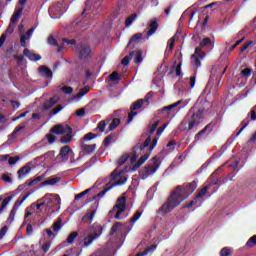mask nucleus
Masks as SVG:
<instances>
[{
	"label": "nucleus",
	"mask_w": 256,
	"mask_h": 256,
	"mask_svg": "<svg viewBox=\"0 0 256 256\" xmlns=\"http://www.w3.org/2000/svg\"><path fill=\"white\" fill-rule=\"evenodd\" d=\"M195 189H197V180H193L190 183H184L182 186H177L166 200V203L158 209L157 214L163 217L164 215H167V213H171L175 207L181 205L182 201H185L187 197L193 195Z\"/></svg>",
	"instance_id": "f257e3e1"
},
{
	"label": "nucleus",
	"mask_w": 256,
	"mask_h": 256,
	"mask_svg": "<svg viewBox=\"0 0 256 256\" xmlns=\"http://www.w3.org/2000/svg\"><path fill=\"white\" fill-rule=\"evenodd\" d=\"M205 119V109L199 108L192 115H186L180 123L181 131H192L195 127H199L201 122Z\"/></svg>",
	"instance_id": "f03ea898"
},
{
	"label": "nucleus",
	"mask_w": 256,
	"mask_h": 256,
	"mask_svg": "<svg viewBox=\"0 0 256 256\" xmlns=\"http://www.w3.org/2000/svg\"><path fill=\"white\" fill-rule=\"evenodd\" d=\"M50 133H55V135H64L60 140L62 145H67L73 141V128L67 124H57L53 126V128L50 129Z\"/></svg>",
	"instance_id": "7ed1b4c3"
},
{
	"label": "nucleus",
	"mask_w": 256,
	"mask_h": 256,
	"mask_svg": "<svg viewBox=\"0 0 256 256\" xmlns=\"http://www.w3.org/2000/svg\"><path fill=\"white\" fill-rule=\"evenodd\" d=\"M121 173L123 172H118L117 169H115L111 174H110V181L106 184V188L102 190L100 193H98L97 197L101 198L107 191H110V189H113V187H119L121 185H125L127 182V178L121 176Z\"/></svg>",
	"instance_id": "20e7f679"
},
{
	"label": "nucleus",
	"mask_w": 256,
	"mask_h": 256,
	"mask_svg": "<svg viewBox=\"0 0 256 256\" xmlns=\"http://www.w3.org/2000/svg\"><path fill=\"white\" fill-rule=\"evenodd\" d=\"M76 53L78 55L79 61H84V63H90L93 59L94 51L91 46L87 44H78L76 46Z\"/></svg>",
	"instance_id": "39448f33"
},
{
	"label": "nucleus",
	"mask_w": 256,
	"mask_h": 256,
	"mask_svg": "<svg viewBox=\"0 0 256 256\" xmlns=\"http://www.w3.org/2000/svg\"><path fill=\"white\" fill-rule=\"evenodd\" d=\"M44 199L45 207L53 211L57 205H61V197L59 194H49L47 193L42 197Z\"/></svg>",
	"instance_id": "423d86ee"
},
{
	"label": "nucleus",
	"mask_w": 256,
	"mask_h": 256,
	"mask_svg": "<svg viewBox=\"0 0 256 256\" xmlns=\"http://www.w3.org/2000/svg\"><path fill=\"white\" fill-rule=\"evenodd\" d=\"M149 141H150V139L148 138L147 140L144 141L143 144L139 143L136 146H134L131 163H135V161H137V159H139V155H141V153H143V151H145V149H147V147H149Z\"/></svg>",
	"instance_id": "0eeeda50"
},
{
	"label": "nucleus",
	"mask_w": 256,
	"mask_h": 256,
	"mask_svg": "<svg viewBox=\"0 0 256 256\" xmlns=\"http://www.w3.org/2000/svg\"><path fill=\"white\" fill-rule=\"evenodd\" d=\"M127 198L125 196H121L120 198L117 199L116 205L113 206L112 210L109 211V216L113 217L115 215V211L117 209H123L126 211L127 209Z\"/></svg>",
	"instance_id": "6e6552de"
},
{
	"label": "nucleus",
	"mask_w": 256,
	"mask_h": 256,
	"mask_svg": "<svg viewBox=\"0 0 256 256\" xmlns=\"http://www.w3.org/2000/svg\"><path fill=\"white\" fill-rule=\"evenodd\" d=\"M96 213H97V206H91L90 211L87 212L82 217V223H86L87 225H91V223H93V219H94Z\"/></svg>",
	"instance_id": "1a4fd4ad"
},
{
	"label": "nucleus",
	"mask_w": 256,
	"mask_h": 256,
	"mask_svg": "<svg viewBox=\"0 0 256 256\" xmlns=\"http://www.w3.org/2000/svg\"><path fill=\"white\" fill-rule=\"evenodd\" d=\"M205 57V52L201 51V47H196L192 55L195 67H201V60Z\"/></svg>",
	"instance_id": "9d476101"
},
{
	"label": "nucleus",
	"mask_w": 256,
	"mask_h": 256,
	"mask_svg": "<svg viewBox=\"0 0 256 256\" xmlns=\"http://www.w3.org/2000/svg\"><path fill=\"white\" fill-rule=\"evenodd\" d=\"M73 153V149H71V146L66 145L60 149L59 156L62 159V163H67L69 161V155Z\"/></svg>",
	"instance_id": "9b49d317"
},
{
	"label": "nucleus",
	"mask_w": 256,
	"mask_h": 256,
	"mask_svg": "<svg viewBox=\"0 0 256 256\" xmlns=\"http://www.w3.org/2000/svg\"><path fill=\"white\" fill-rule=\"evenodd\" d=\"M181 105V100L175 102L172 105L163 107L160 111L161 113H166L167 117H174L175 116V107Z\"/></svg>",
	"instance_id": "f8f14e48"
},
{
	"label": "nucleus",
	"mask_w": 256,
	"mask_h": 256,
	"mask_svg": "<svg viewBox=\"0 0 256 256\" xmlns=\"http://www.w3.org/2000/svg\"><path fill=\"white\" fill-rule=\"evenodd\" d=\"M31 169H33L31 167V163H27L25 166L20 168L17 171L18 179H25L26 177H28L29 173H31Z\"/></svg>",
	"instance_id": "ddd939ff"
},
{
	"label": "nucleus",
	"mask_w": 256,
	"mask_h": 256,
	"mask_svg": "<svg viewBox=\"0 0 256 256\" xmlns=\"http://www.w3.org/2000/svg\"><path fill=\"white\" fill-rule=\"evenodd\" d=\"M154 165H149L145 167V175L148 177V175H153L157 172V169H159V158L154 157L153 158Z\"/></svg>",
	"instance_id": "4468645a"
},
{
	"label": "nucleus",
	"mask_w": 256,
	"mask_h": 256,
	"mask_svg": "<svg viewBox=\"0 0 256 256\" xmlns=\"http://www.w3.org/2000/svg\"><path fill=\"white\" fill-rule=\"evenodd\" d=\"M33 33H35V28H30L24 35L20 37L21 47H27V40L29 41L31 37H33Z\"/></svg>",
	"instance_id": "2eb2a0df"
},
{
	"label": "nucleus",
	"mask_w": 256,
	"mask_h": 256,
	"mask_svg": "<svg viewBox=\"0 0 256 256\" xmlns=\"http://www.w3.org/2000/svg\"><path fill=\"white\" fill-rule=\"evenodd\" d=\"M90 230L92 232V235L96 239H98V237H101V235L103 234V226H101V224L98 223H94L93 225H91Z\"/></svg>",
	"instance_id": "dca6fc26"
},
{
	"label": "nucleus",
	"mask_w": 256,
	"mask_h": 256,
	"mask_svg": "<svg viewBox=\"0 0 256 256\" xmlns=\"http://www.w3.org/2000/svg\"><path fill=\"white\" fill-rule=\"evenodd\" d=\"M23 54L29 59V61H41V55L31 52L27 48L23 50Z\"/></svg>",
	"instance_id": "f3484780"
},
{
	"label": "nucleus",
	"mask_w": 256,
	"mask_h": 256,
	"mask_svg": "<svg viewBox=\"0 0 256 256\" xmlns=\"http://www.w3.org/2000/svg\"><path fill=\"white\" fill-rule=\"evenodd\" d=\"M211 125H212V123H209L195 135L196 141H200V139H203V137H205V133H207V131H208V133H211V131H213V128L211 127Z\"/></svg>",
	"instance_id": "a211bd4d"
},
{
	"label": "nucleus",
	"mask_w": 256,
	"mask_h": 256,
	"mask_svg": "<svg viewBox=\"0 0 256 256\" xmlns=\"http://www.w3.org/2000/svg\"><path fill=\"white\" fill-rule=\"evenodd\" d=\"M181 65H183L181 62L178 64L177 62H174V64L170 67L169 75L176 73V77H181V75H183V72H181Z\"/></svg>",
	"instance_id": "6ab92c4d"
},
{
	"label": "nucleus",
	"mask_w": 256,
	"mask_h": 256,
	"mask_svg": "<svg viewBox=\"0 0 256 256\" xmlns=\"http://www.w3.org/2000/svg\"><path fill=\"white\" fill-rule=\"evenodd\" d=\"M25 127H27V122H24L20 126L16 127L15 130L8 136V141H13L14 139H16L17 134L23 131Z\"/></svg>",
	"instance_id": "aec40b11"
},
{
	"label": "nucleus",
	"mask_w": 256,
	"mask_h": 256,
	"mask_svg": "<svg viewBox=\"0 0 256 256\" xmlns=\"http://www.w3.org/2000/svg\"><path fill=\"white\" fill-rule=\"evenodd\" d=\"M40 75L42 77H45L46 79H52L53 78V71L49 69L47 66H41L39 68Z\"/></svg>",
	"instance_id": "412c9836"
},
{
	"label": "nucleus",
	"mask_w": 256,
	"mask_h": 256,
	"mask_svg": "<svg viewBox=\"0 0 256 256\" xmlns=\"http://www.w3.org/2000/svg\"><path fill=\"white\" fill-rule=\"evenodd\" d=\"M38 159H44V161H46V163H50V161H53L55 159V151L50 150V151L46 152L44 155L37 157L36 161Z\"/></svg>",
	"instance_id": "4be33fe9"
},
{
	"label": "nucleus",
	"mask_w": 256,
	"mask_h": 256,
	"mask_svg": "<svg viewBox=\"0 0 256 256\" xmlns=\"http://www.w3.org/2000/svg\"><path fill=\"white\" fill-rule=\"evenodd\" d=\"M157 127H159V120L155 121L153 124L148 126V130H147L148 137L146 138V141L150 139L149 145L151 144V135H153V133L157 131Z\"/></svg>",
	"instance_id": "5701e85b"
},
{
	"label": "nucleus",
	"mask_w": 256,
	"mask_h": 256,
	"mask_svg": "<svg viewBox=\"0 0 256 256\" xmlns=\"http://www.w3.org/2000/svg\"><path fill=\"white\" fill-rule=\"evenodd\" d=\"M148 27L149 30L147 32V37H151V35H153L155 31L159 29V23L157 22V20H151Z\"/></svg>",
	"instance_id": "b1692460"
},
{
	"label": "nucleus",
	"mask_w": 256,
	"mask_h": 256,
	"mask_svg": "<svg viewBox=\"0 0 256 256\" xmlns=\"http://www.w3.org/2000/svg\"><path fill=\"white\" fill-rule=\"evenodd\" d=\"M57 96H54L52 98H50L49 100H47L46 102H44L43 104V109L44 111H49V109H51L53 106L57 105Z\"/></svg>",
	"instance_id": "393cba45"
},
{
	"label": "nucleus",
	"mask_w": 256,
	"mask_h": 256,
	"mask_svg": "<svg viewBox=\"0 0 256 256\" xmlns=\"http://www.w3.org/2000/svg\"><path fill=\"white\" fill-rule=\"evenodd\" d=\"M130 53H133L134 63H136V65L143 63V51L135 50Z\"/></svg>",
	"instance_id": "a878e982"
},
{
	"label": "nucleus",
	"mask_w": 256,
	"mask_h": 256,
	"mask_svg": "<svg viewBox=\"0 0 256 256\" xmlns=\"http://www.w3.org/2000/svg\"><path fill=\"white\" fill-rule=\"evenodd\" d=\"M81 143V147L84 153H87L88 155H91V153H93V151H95V148L97 147L96 144H84V141H82Z\"/></svg>",
	"instance_id": "bb28decb"
},
{
	"label": "nucleus",
	"mask_w": 256,
	"mask_h": 256,
	"mask_svg": "<svg viewBox=\"0 0 256 256\" xmlns=\"http://www.w3.org/2000/svg\"><path fill=\"white\" fill-rule=\"evenodd\" d=\"M209 189H211V187L209 185H206L202 189H200L198 191V193L194 196V201H198V199L205 197V195H207V191H209Z\"/></svg>",
	"instance_id": "cd10ccee"
},
{
	"label": "nucleus",
	"mask_w": 256,
	"mask_h": 256,
	"mask_svg": "<svg viewBox=\"0 0 256 256\" xmlns=\"http://www.w3.org/2000/svg\"><path fill=\"white\" fill-rule=\"evenodd\" d=\"M141 39H143V34H142V33H136V34H134V35L130 38V40H129L128 44H127V48L131 47V44H132V43H139V41H141Z\"/></svg>",
	"instance_id": "c85d7f7f"
},
{
	"label": "nucleus",
	"mask_w": 256,
	"mask_h": 256,
	"mask_svg": "<svg viewBox=\"0 0 256 256\" xmlns=\"http://www.w3.org/2000/svg\"><path fill=\"white\" fill-rule=\"evenodd\" d=\"M121 227H123L121 222L114 223L110 231V236L113 237L114 233H121L123 231Z\"/></svg>",
	"instance_id": "c756f323"
},
{
	"label": "nucleus",
	"mask_w": 256,
	"mask_h": 256,
	"mask_svg": "<svg viewBox=\"0 0 256 256\" xmlns=\"http://www.w3.org/2000/svg\"><path fill=\"white\" fill-rule=\"evenodd\" d=\"M22 14H23V8L16 10L10 19V23H14V24L17 23V21H19V19L21 18Z\"/></svg>",
	"instance_id": "7c9ffc66"
},
{
	"label": "nucleus",
	"mask_w": 256,
	"mask_h": 256,
	"mask_svg": "<svg viewBox=\"0 0 256 256\" xmlns=\"http://www.w3.org/2000/svg\"><path fill=\"white\" fill-rule=\"evenodd\" d=\"M121 125V119L114 118L108 127V131H115Z\"/></svg>",
	"instance_id": "2f4dec72"
},
{
	"label": "nucleus",
	"mask_w": 256,
	"mask_h": 256,
	"mask_svg": "<svg viewBox=\"0 0 256 256\" xmlns=\"http://www.w3.org/2000/svg\"><path fill=\"white\" fill-rule=\"evenodd\" d=\"M148 159L149 153H145L144 155H142L138 162L134 165L135 169H139V167H141V165H143V163H145V161H147Z\"/></svg>",
	"instance_id": "473e14b6"
},
{
	"label": "nucleus",
	"mask_w": 256,
	"mask_h": 256,
	"mask_svg": "<svg viewBox=\"0 0 256 256\" xmlns=\"http://www.w3.org/2000/svg\"><path fill=\"white\" fill-rule=\"evenodd\" d=\"M245 247H247V249H252V247H256V235H253L248 239V241L245 244Z\"/></svg>",
	"instance_id": "72a5a7b5"
},
{
	"label": "nucleus",
	"mask_w": 256,
	"mask_h": 256,
	"mask_svg": "<svg viewBox=\"0 0 256 256\" xmlns=\"http://www.w3.org/2000/svg\"><path fill=\"white\" fill-rule=\"evenodd\" d=\"M141 107H143V99H139L138 101H136L135 103H133L130 106V110L131 111H137L139 109H141Z\"/></svg>",
	"instance_id": "f704fd0d"
},
{
	"label": "nucleus",
	"mask_w": 256,
	"mask_h": 256,
	"mask_svg": "<svg viewBox=\"0 0 256 256\" xmlns=\"http://www.w3.org/2000/svg\"><path fill=\"white\" fill-rule=\"evenodd\" d=\"M27 197H29V194H26L22 197V199H18L16 200L13 209H15L17 211V209H19V207H21V205H23V202L26 201Z\"/></svg>",
	"instance_id": "c9c22d12"
},
{
	"label": "nucleus",
	"mask_w": 256,
	"mask_h": 256,
	"mask_svg": "<svg viewBox=\"0 0 256 256\" xmlns=\"http://www.w3.org/2000/svg\"><path fill=\"white\" fill-rule=\"evenodd\" d=\"M59 181H61V178L55 177V178L45 180L44 182H42V185H57Z\"/></svg>",
	"instance_id": "e433bc0d"
},
{
	"label": "nucleus",
	"mask_w": 256,
	"mask_h": 256,
	"mask_svg": "<svg viewBox=\"0 0 256 256\" xmlns=\"http://www.w3.org/2000/svg\"><path fill=\"white\" fill-rule=\"evenodd\" d=\"M135 52H130L129 55L125 56L122 60H121V64L124 65V67H127V65H129V61H131V59H133V54Z\"/></svg>",
	"instance_id": "4c0bfd02"
},
{
	"label": "nucleus",
	"mask_w": 256,
	"mask_h": 256,
	"mask_svg": "<svg viewBox=\"0 0 256 256\" xmlns=\"http://www.w3.org/2000/svg\"><path fill=\"white\" fill-rule=\"evenodd\" d=\"M95 239H97V238L95 236H93L92 234H89L88 236H86L84 238L85 247H89V245H91V243H93V241H95Z\"/></svg>",
	"instance_id": "58836bf2"
},
{
	"label": "nucleus",
	"mask_w": 256,
	"mask_h": 256,
	"mask_svg": "<svg viewBox=\"0 0 256 256\" xmlns=\"http://www.w3.org/2000/svg\"><path fill=\"white\" fill-rule=\"evenodd\" d=\"M242 127L240 128V130L236 133V137H239L241 135V133H243V131H245V128L249 125V117H247L246 119H244L242 121Z\"/></svg>",
	"instance_id": "ea45409f"
},
{
	"label": "nucleus",
	"mask_w": 256,
	"mask_h": 256,
	"mask_svg": "<svg viewBox=\"0 0 256 256\" xmlns=\"http://www.w3.org/2000/svg\"><path fill=\"white\" fill-rule=\"evenodd\" d=\"M135 19H137V14H136V13H134V14L128 16V17L126 18V21H125L126 27H130V25L133 24V21H135Z\"/></svg>",
	"instance_id": "a19ab883"
},
{
	"label": "nucleus",
	"mask_w": 256,
	"mask_h": 256,
	"mask_svg": "<svg viewBox=\"0 0 256 256\" xmlns=\"http://www.w3.org/2000/svg\"><path fill=\"white\" fill-rule=\"evenodd\" d=\"M78 236H79V232L77 231L70 233L66 240V243H69V244L73 243V241H75V239H77Z\"/></svg>",
	"instance_id": "79ce46f5"
},
{
	"label": "nucleus",
	"mask_w": 256,
	"mask_h": 256,
	"mask_svg": "<svg viewBox=\"0 0 256 256\" xmlns=\"http://www.w3.org/2000/svg\"><path fill=\"white\" fill-rule=\"evenodd\" d=\"M154 95H155V93H153V91L148 92L143 99V103H145L146 105H149L151 103V99H153Z\"/></svg>",
	"instance_id": "37998d69"
},
{
	"label": "nucleus",
	"mask_w": 256,
	"mask_h": 256,
	"mask_svg": "<svg viewBox=\"0 0 256 256\" xmlns=\"http://www.w3.org/2000/svg\"><path fill=\"white\" fill-rule=\"evenodd\" d=\"M63 227V220L58 219L52 226L53 231L57 233Z\"/></svg>",
	"instance_id": "c03bdc74"
},
{
	"label": "nucleus",
	"mask_w": 256,
	"mask_h": 256,
	"mask_svg": "<svg viewBox=\"0 0 256 256\" xmlns=\"http://www.w3.org/2000/svg\"><path fill=\"white\" fill-rule=\"evenodd\" d=\"M11 202V197H6L1 204L0 207V215L1 213H3V211L5 210V208L7 207V205H9V203Z\"/></svg>",
	"instance_id": "a18cd8bd"
},
{
	"label": "nucleus",
	"mask_w": 256,
	"mask_h": 256,
	"mask_svg": "<svg viewBox=\"0 0 256 256\" xmlns=\"http://www.w3.org/2000/svg\"><path fill=\"white\" fill-rule=\"evenodd\" d=\"M46 139L50 145H53L55 141H57V136H55V133H51L46 135Z\"/></svg>",
	"instance_id": "49530a36"
},
{
	"label": "nucleus",
	"mask_w": 256,
	"mask_h": 256,
	"mask_svg": "<svg viewBox=\"0 0 256 256\" xmlns=\"http://www.w3.org/2000/svg\"><path fill=\"white\" fill-rule=\"evenodd\" d=\"M231 253H233V250L229 247H224L220 250V256H231Z\"/></svg>",
	"instance_id": "de8ad7c7"
},
{
	"label": "nucleus",
	"mask_w": 256,
	"mask_h": 256,
	"mask_svg": "<svg viewBox=\"0 0 256 256\" xmlns=\"http://www.w3.org/2000/svg\"><path fill=\"white\" fill-rule=\"evenodd\" d=\"M122 213H125V210L123 209H117L115 211L114 218L117 219V221H121L122 219H125V216H121Z\"/></svg>",
	"instance_id": "09e8293b"
},
{
	"label": "nucleus",
	"mask_w": 256,
	"mask_h": 256,
	"mask_svg": "<svg viewBox=\"0 0 256 256\" xmlns=\"http://www.w3.org/2000/svg\"><path fill=\"white\" fill-rule=\"evenodd\" d=\"M48 45H51L52 47H59V42L53 37V35H50L48 37Z\"/></svg>",
	"instance_id": "8fccbe9b"
},
{
	"label": "nucleus",
	"mask_w": 256,
	"mask_h": 256,
	"mask_svg": "<svg viewBox=\"0 0 256 256\" xmlns=\"http://www.w3.org/2000/svg\"><path fill=\"white\" fill-rule=\"evenodd\" d=\"M129 159V155H123L121 156L118 161H117V165L118 167H121L123 164L127 163V160Z\"/></svg>",
	"instance_id": "3c124183"
},
{
	"label": "nucleus",
	"mask_w": 256,
	"mask_h": 256,
	"mask_svg": "<svg viewBox=\"0 0 256 256\" xmlns=\"http://www.w3.org/2000/svg\"><path fill=\"white\" fill-rule=\"evenodd\" d=\"M90 87L89 86H85L83 88L80 89L79 93L76 95V97H84V95H87L88 91H90Z\"/></svg>",
	"instance_id": "603ef678"
},
{
	"label": "nucleus",
	"mask_w": 256,
	"mask_h": 256,
	"mask_svg": "<svg viewBox=\"0 0 256 256\" xmlns=\"http://www.w3.org/2000/svg\"><path fill=\"white\" fill-rule=\"evenodd\" d=\"M207 45H211V38H203L198 47H200L201 51V49H203V47H207Z\"/></svg>",
	"instance_id": "864d4df0"
},
{
	"label": "nucleus",
	"mask_w": 256,
	"mask_h": 256,
	"mask_svg": "<svg viewBox=\"0 0 256 256\" xmlns=\"http://www.w3.org/2000/svg\"><path fill=\"white\" fill-rule=\"evenodd\" d=\"M168 47H169V49H167L166 51L168 53H172L173 52V48L175 47V37H172V38L169 39Z\"/></svg>",
	"instance_id": "5fc2aeb1"
},
{
	"label": "nucleus",
	"mask_w": 256,
	"mask_h": 256,
	"mask_svg": "<svg viewBox=\"0 0 256 256\" xmlns=\"http://www.w3.org/2000/svg\"><path fill=\"white\" fill-rule=\"evenodd\" d=\"M142 212L141 211H137L133 216L132 219H130V223H137V221H139V219L141 218Z\"/></svg>",
	"instance_id": "6e6d98bb"
},
{
	"label": "nucleus",
	"mask_w": 256,
	"mask_h": 256,
	"mask_svg": "<svg viewBox=\"0 0 256 256\" xmlns=\"http://www.w3.org/2000/svg\"><path fill=\"white\" fill-rule=\"evenodd\" d=\"M95 134H93L92 132L87 133L86 135H84V137L82 138L81 142L84 141H92V139H95Z\"/></svg>",
	"instance_id": "4d7b16f0"
},
{
	"label": "nucleus",
	"mask_w": 256,
	"mask_h": 256,
	"mask_svg": "<svg viewBox=\"0 0 256 256\" xmlns=\"http://www.w3.org/2000/svg\"><path fill=\"white\" fill-rule=\"evenodd\" d=\"M223 171V166H220L217 170H215L211 176L210 179H217L219 177V173Z\"/></svg>",
	"instance_id": "13d9d810"
},
{
	"label": "nucleus",
	"mask_w": 256,
	"mask_h": 256,
	"mask_svg": "<svg viewBox=\"0 0 256 256\" xmlns=\"http://www.w3.org/2000/svg\"><path fill=\"white\" fill-rule=\"evenodd\" d=\"M40 181H43L42 176H38L35 179L31 180L28 184V187H33V185H37V183H40Z\"/></svg>",
	"instance_id": "bf43d9fd"
},
{
	"label": "nucleus",
	"mask_w": 256,
	"mask_h": 256,
	"mask_svg": "<svg viewBox=\"0 0 256 256\" xmlns=\"http://www.w3.org/2000/svg\"><path fill=\"white\" fill-rule=\"evenodd\" d=\"M41 207H45V200L43 197L37 200V204H36L37 211H41Z\"/></svg>",
	"instance_id": "052dcab7"
},
{
	"label": "nucleus",
	"mask_w": 256,
	"mask_h": 256,
	"mask_svg": "<svg viewBox=\"0 0 256 256\" xmlns=\"http://www.w3.org/2000/svg\"><path fill=\"white\" fill-rule=\"evenodd\" d=\"M16 213H17V210L15 208H12L7 220L9 223H13V221L15 220Z\"/></svg>",
	"instance_id": "680f3d73"
},
{
	"label": "nucleus",
	"mask_w": 256,
	"mask_h": 256,
	"mask_svg": "<svg viewBox=\"0 0 256 256\" xmlns=\"http://www.w3.org/2000/svg\"><path fill=\"white\" fill-rule=\"evenodd\" d=\"M111 143H113V136L109 135L104 139L103 145H104V147H109V145H111Z\"/></svg>",
	"instance_id": "e2e57ef3"
},
{
	"label": "nucleus",
	"mask_w": 256,
	"mask_h": 256,
	"mask_svg": "<svg viewBox=\"0 0 256 256\" xmlns=\"http://www.w3.org/2000/svg\"><path fill=\"white\" fill-rule=\"evenodd\" d=\"M19 159H21L19 156H15V157H10L8 159V165H15L17 163V161H19Z\"/></svg>",
	"instance_id": "0e129e2a"
},
{
	"label": "nucleus",
	"mask_w": 256,
	"mask_h": 256,
	"mask_svg": "<svg viewBox=\"0 0 256 256\" xmlns=\"http://www.w3.org/2000/svg\"><path fill=\"white\" fill-rule=\"evenodd\" d=\"M49 249H51V242L47 241L46 243H44L42 245V251H43V253H47L49 251Z\"/></svg>",
	"instance_id": "69168bd1"
},
{
	"label": "nucleus",
	"mask_w": 256,
	"mask_h": 256,
	"mask_svg": "<svg viewBox=\"0 0 256 256\" xmlns=\"http://www.w3.org/2000/svg\"><path fill=\"white\" fill-rule=\"evenodd\" d=\"M241 77H251V70L246 68L240 72Z\"/></svg>",
	"instance_id": "338daca9"
},
{
	"label": "nucleus",
	"mask_w": 256,
	"mask_h": 256,
	"mask_svg": "<svg viewBox=\"0 0 256 256\" xmlns=\"http://www.w3.org/2000/svg\"><path fill=\"white\" fill-rule=\"evenodd\" d=\"M110 81H119V73L117 71L110 74Z\"/></svg>",
	"instance_id": "774afa93"
}]
</instances>
